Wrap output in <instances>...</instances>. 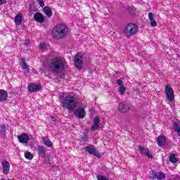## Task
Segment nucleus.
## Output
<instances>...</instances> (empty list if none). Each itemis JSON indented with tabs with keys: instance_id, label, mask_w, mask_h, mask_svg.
Here are the masks:
<instances>
[{
	"instance_id": "obj_1",
	"label": "nucleus",
	"mask_w": 180,
	"mask_h": 180,
	"mask_svg": "<svg viewBox=\"0 0 180 180\" xmlns=\"http://www.w3.org/2000/svg\"><path fill=\"white\" fill-rule=\"evenodd\" d=\"M59 99L62 108L67 109L70 112L75 110L77 105H78V99L71 94L65 95L64 94H61L59 95Z\"/></svg>"
},
{
	"instance_id": "obj_2",
	"label": "nucleus",
	"mask_w": 180,
	"mask_h": 180,
	"mask_svg": "<svg viewBox=\"0 0 180 180\" xmlns=\"http://www.w3.org/2000/svg\"><path fill=\"white\" fill-rule=\"evenodd\" d=\"M49 68L50 71L55 74H61L64 71V68H65V58L61 56L53 58L49 64Z\"/></svg>"
},
{
	"instance_id": "obj_3",
	"label": "nucleus",
	"mask_w": 180,
	"mask_h": 180,
	"mask_svg": "<svg viewBox=\"0 0 180 180\" xmlns=\"http://www.w3.org/2000/svg\"><path fill=\"white\" fill-rule=\"evenodd\" d=\"M68 33V27L65 24L56 25L52 31L54 39H64Z\"/></svg>"
},
{
	"instance_id": "obj_4",
	"label": "nucleus",
	"mask_w": 180,
	"mask_h": 180,
	"mask_svg": "<svg viewBox=\"0 0 180 180\" xmlns=\"http://www.w3.org/2000/svg\"><path fill=\"white\" fill-rule=\"evenodd\" d=\"M139 27L136 24L129 23L125 27L124 33L127 37H131V36H134L137 33Z\"/></svg>"
},
{
	"instance_id": "obj_5",
	"label": "nucleus",
	"mask_w": 180,
	"mask_h": 180,
	"mask_svg": "<svg viewBox=\"0 0 180 180\" xmlns=\"http://www.w3.org/2000/svg\"><path fill=\"white\" fill-rule=\"evenodd\" d=\"M166 98L169 102H172L175 99V95L174 94V89L169 84H167L165 89Z\"/></svg>"
},
{
	"instance_id": "obj_6",
	"label": "nucleus",
	"mask_w": 180,
	"mask_h": 180,
	"mask_svg": "<svg viewBox=\"0 0 180 180\" xmlns=\"http://www.w3.org/2000/svg\"><path fill=\"white\" fill-rule=\"evenodd\" d=\"M74 63H75V66L76 67V68H77V70L82 69L83 60H82V55L81 53H78L75 56Z\"/></svg>"
},
{
	"instance_id": "obj_7",
	"label": "nucleus",
	"mask_w": 180,
	"mask_h": 180,
	"mask_svg": "<svg viewBox=\"0 0 180 180\" xmlns=\"http://www.w3.org/2000/svg\"><path fill=\"white\" fill-rule=\"evenodd\" d=\"M150 178H151V179H158V180L165 179V173L153 172L150 174Z\"/></svg>"
},
{
	"instance_id": "obj_8",
	"label": "nucleus",
	"mask_w": 180,
	"mask_h": 180,
	"mask_svg": "<svg viewBox=\"0 0 180 180\" xmlns=\"http://www.w3.org/2000/svg\"><path fill=\"white\" fill-rule=\"evenodd\" d=\"M33 151L38 153V154L43 158L46 157V149H44V146H37L34 147Z\"/></svg>"
},
{
	"instance_id": "obj_9",
	"label": "nucleus",
	"mask_w": 180,
	"mask_h": 180,
	"mask_svg": "<svg viewBox=\"0 0 180 180\" xmlns=\"http://www.w3.org/2000/svg\"><path fill=\"white\" fill-rule=\"evenodd\" d=\"M86 151H87L89 154H93L94 157H97V158H101V153H99V152H98V150L95 148H94V146H86Z\"/></svg>"
},
{
	"instance_id": "obj_10",
	"label": "nucleus",
	"mask_w": 180,
	"mask_h": 180,
	"mask_svg": "<svg viewBox=\"0 0 180 180\" xmlns=\"http://www.w3.org/2000/svg\"><path fill=\"white\" fill-rule=\"evenodd\" d=\"M85 109L82 108H79L74 110V115L76 117H79V119H84L85 117Z\"/></svg>"
},
{
	"instance_id": "obj_11",
	"label": "nucleus",
	"mask_w": 180,
	"mask_h": 180,
	"mask_svg": "<svg viewBox=\"0 0 180 180\" xmlns=\"http://www.w3.org/2000/svg\"><path fill=\"white\" fill-rule=\"evenodd\" d=\"M17 139H18L19 143L21 144H27L29 143V136L27 134H21L20 135L18 136Z\"/></svg>"
},
{
	"instance_id": "obj_12",
	"label": "nucleus",
	"mask_w": 180,
	"mask_h": 180,
	"mask_svg": "<svg viewBox=\"0 0 180 180\" xmlns=\"http://www.w3.org/2000/svg\"><path fill=\"white\" fill-rule=\"evenodd\" d=\"M29 92H37L41 89V86L31 83L27 86Z\"/></svg>"
},
{
	"instance_id": "obj_13",
	"label": "nucleus",
	"mask_w": 180,
	"mask_h": 180,
	"mask_svg": "<svg viewBox=\"0 0 180 180\" xmlns=\"http://www.w3.org/2000/svg\"><path fill=\"white\" fill-rule=\"evenodd\" d=\"M118 109L121 113H126L128 110H130V104L121 103L118 106Z\"/></svg>"
},
{
	"instance_id": "obj_14",
	"label": "nucleus",
	"mask_w": 180,
	"mask_h": 180,
	"mask_svg": "<svg viewBox=\"0 0 180 180\" xmlns=\"http://www.w3.org/2000/svg\"><path fill=\"white\" fill-rule=\"evenodd\" d=\"M3 165V172L5 174V175H8L9 174V170L11 169V165L9 164V162H2Z\"/></svg>"
},
{
	"instance_id": "obj_15",
	"label": "nucleus",
	"mask_w": 180,
	"mask_h": 180,
	"mask_svg": "<svg viewBox=\"0 0 180 180\" xmlns=\"http://www.w3.org/2000/svg\"><path fill=\"white\" fill-rule=\"evenodd\" d=\"M22 63H20L22 70H24V74H29V65L26 63L25 58H21Z\"/></svg>"
},
{
	"instance_id": "obj_16",
	"label": "nucleus",
	"mask_w": 180,
	"mask_h": 180,
	"mask_svg": "<svg viewBox=\"0 0 180 180\" xmlns=\"http://www.w3.org/2000/svg\"><path fill=\"white\" fill-rule=\"evenodd\" d=\"M34 19L36 22H38V23H43L44 22V15H43L41 13H36L34 15Z\"/></svg>"
},
{
	"instance_id": "obj_17",
	"label": "nucleus",
	"mask_w": 180,
	"mask_h": 180,
	"mask_svg": "<svg viewBox=\"0 0 180 180\" xmlns=\"http://www.w3.org/2000/svg\"><path fill=\"white\" fill-rule=\"evenodd\" d=\"M99 122H101V120L98 117H96L94 119V125L91 127V130H93V131H95V130H98V129H99Z\"/></svg>"
},
{
	"instance_id": "obj_18",
	"label": "nucleus",
	"mask_w": 180,
	"mask_h": 180,
	"mask_svg": "<svg viewBox=\"0 0 180 180\" xmlns=\"http://www.w3.org/2000/svg\"><path fill=\"white\" fill-rule=\"evenodd\" d=\"M165 141H167V139L165 138L164 136L160 135L157 139V143L159 147H162V146L165 144Z\"/></svg>"
},
{
	"instance_id": "obj_19",
	"label": "nucleus",
	"mask_w": 180,
	"mask_h": 180,
	"mask_svg": "<svg viewBox=\"0 0 180 180\" xmlns=\"http://www.w3.org/2000/svg\"><path fill=\"white\" fill-rule=\"evenodd\" d=\"M8 98V92L4 89H0V102H4Z\"/></svg>"
},
{
	"instance_id": "obj_20",
	"label": "nucleus",
	"mask_w": 180,
	"mask_h": 180,
	"mask_svg": "<svg viewBox=\"0 0 180 180\" xmlns=\"http://www.w3.org/2000/svg\"><path fill=\"white\" fill-rule=\"evenodd\" d=\"M41 140L45 146L47 147H53V142L51 141L49 138L44 136L41 138Z\"/></svg>"
},
{
	"instance_id": "obj_21",
	"label": "nucleus",
	"mask_w": 180,
	"mask_h": 180,
	"mask_svg": "<svg viewBox=\"0 0 180 180\" xmlns=\"http://www.w3.org/2000/svg\"><path fill=\"white\" fill-rule=\"evenodd\" d=\"M22 14H17L14 18V22L16 26L22 25Z\"/></svg>"
},
{
	"instance_id": "obj_22",
	"label": "nucleus",
	"mask_w": 180,
	"mask_h": 180,
	"mask_svg": "<svg viewBox=\"0 0 180 180\" xmlns=\"http://www.w3.org/2000/svg\"><path fill=\"white\" fill-rule=\"evenodd\" d=\"M44 13L48 16V18H51V16L53 15V11H51V8L48 6H45L44 8Z\"/></svg>"
},
{
	"instance_id": "obj_23",
	"label": "nucleus",
	"mask_w": 180,
	"mask_h": 180,
	"mask_svg": "<svg viewBox=\"0 0 180 180\" xmlns=\"http://www.w3.org/2000/svg\"><path fill=\"white\" fill-rule=\"evenodd\" d=\"M169 160L170 162H172V164H176V162H178V159L175 156V154H171L169 157Z\"/></svg>"
},
{
	"instance_id": "obj_24",
	"label": "nucleus",
	"mask_w": 180,
	"mask_h": 180,
	"mask_svg": "<svg viewBox=\"0 0 180 180\" xmlns=\"http://www.w3.org/2000/svg\"><path fill=\"white\" fill-rule=\"evenodd\" d=\"M0 134L1 136H6V127L4 125V124H1L0 127Z\"/></svg>"
},
{
	"instance_id": "obj_25",
	"label": "nucleus",
	"mask_w": 180,
	"mask_h": 180,
	"mask_svg": "<svg viewBox=\"0 0 180 180\" xmlns=\"http://www.w3.org/2000/svg\"><path fill=\"white\" fill-rule=\"evenodd\" d=\"M126 11H127V12H129V13L133 14L134 13V12H136V8L133 6H127L126 8Z\"/></svg>"
},
{
	"instance_id": "obj_26",
	"label": "nucleus",
	"mask_w": 180,
	"mask_h": 180,
	"mask_svg": "<svg viewBox=\"0 0 180 180\" xmlns=\"http://www.w3.org/2000/svg\"><path fill=\"white\" fill-rule=\"evenodd\" d=\"M25 158H27V160H32L33 159V155L30 152H25Z\"/></svg>"
},
{
	"instance_id": "obj_27",
	"label": "nucleus",
	"mask_w": 180,
	"mask_h": 180,
	"mask_svg": "<svg viewBox=\"0 0 180 180\" xmlns=\"http://www.w3.org/2000/svg\"><path fill=\"white\" fill-rule=\"evenodd\" d=\"M118 91L120 95H124V92H126V87H124V86H121L119 87Z\"/></svg>"
},
{
	"instance_id": "obj_28",
	"label": "nucleus",
	"mask_w": 180,
	"mask_h": 180,
	"mask_svg": "<svg viewBox=\"0 0 180 180\" xmlns=\"http://www.w3.org/2000/svg\"><path fill=\"white\" fill-rule=\"evenodd\" d=\"M173 127L174 131H180V125L178 122H174Z\"/></svg>"
},
{
	"instance_id": "obj_29",
	"label": "nucleus",
	"mask_w": 180,
	"mask_h": 180,
	"mask_svg": "<svg viewBox=\"0 0 180 180\" xmlns=\"http://www.w3.org/2000/svg\"><path fill=\"white\" fill-rule=\"evenodd\" d=\"M139 151H141V154H145L146 153H147L148 151V150L144 148V147L141 146H138Z\"/></svg>"
},
{
	"instance_id": "obj_30",
	"label": "nucleus",
	"mask_w": 180,
	"mask_h": 180,
	"mask_svg": "<svg viewBox=\"0 0 180 180\" xmlns=\"http://www.w3.org/2000/svg\"><path fill=\"white\" fill-rule=\"evenodd\" d=\"M150 26H152V27H155V26H157V21H155V20H154V18L153 20H150Z\"/></svg>"
},
{
	"instance_id": "obj_31",
	"label": "nucleus",
	"mask_w": 180,
	"mask_h": 180,
	"mask_svg": "<svg viewBox=\"0 0 180 180\" xmlns=\"http://www.w3.org/2000/svg\"><path fill=\"white\" fill-rule=\"evenodd\" d=\"M88 139H89V136L86 134H83L82 136V141H87Z\"/></svg>"
},
{
	"instance_id": "obj_32",
	"label": "nucleus",
	"mask_w": 180,
	"mask_h": 180,
	"mask_svg": "<svg viewBox=\"0 0 180 180\" xmlns=\"http://www.w3.org/2000/svg\"><path fill=\"white\" fill-rule=\"evenodd\" d=\"M98 180H109V179L106 178L105 176L98 175L97 176Z\"/></svg>"
},
{
	"instance_id": "obj_33",
	"label": "nucleus",
	"mask_w": 180,
	"mask_h": 180,
	"mask_svg": "<svg viewBox=\"0 0 180 180\" xmlns=\"http://www.w3.org/2000/svg\"><path fill=\"white\" fill-rule=\"evenodd\" d=\"M145 153V155H146V157L153 160V155H151V153H150L148 150Z\"/></svg>"
},
{
	"instance_id": "obj_34",
	"label": "nucleus",
	"mask_w": 180,
	"mask_h": 180,
	"mask_svg": "<svg viewBox=\"0 0 180 180\" xmlns=\"http://www.w3.org/2000/svg\"><path fill=\"white\" fill-rule=\"evenodd\" d=\"M116 83L117 84V85H119V86H123V81L120 79H117Z\"/></svg>"
},
{
	"instance_id": "obj_35",
	"label": "nucleus",
	"mask_w": 180,
	"mask_h": 180,
	"mask_svg": "<svg viewBox=\"0 0 180 180\" xmlns=\"http://www.w3.org/2000/svg\"><path fill=\"white\" fill-rule=\"evenodd\" d=\"M38 4L40 5L41 8L44 6V1L43 0H37Z\"/></svg>"
},
{
	"instance_id": "obj_36",
	"label": "nucleus",
	"mask_w": 180,
	"mask_h": 180,
	"mask_svg": "<svg viewBox=\"0 0 180 180\" xmlns=\"http://www.w3.org/2000/svg\"><path fill=\"white\" fill-rule=\"evenodd\" d=\"M148 18H149V20H152L153 19H154V14H153V13H149Z\"/></svg>"
},
{
	"instance_id": "obj_37",
	"label": "nucleus",
	"mask_w": 180,
	"mask_h": 180,
	"mask_svg": "<svg viewBox=\"0 0 180 180\" xmlns=\"http://www.w3.org/2000/svg\"><path fill=\"white\" fill-rule=\"evenodd\" d=\"M44 46H45V44L43 42L39 44V49H40V50H44Z\"/></svg>"
},
{
	"instance_id": "obj_38",
	"label": "nucleus",
	"mask_w": 180,
	"mask_h": 180,
	"mask_svg": "<svg viewBox=\"0 0 180 180\" xmlns=\"http://www.w3.org/2000/svg\"><path fill=\"white\" fill-rule=\"evenodd\" d=\"M30 44V40H29V39L25 40V45L29 46Z\"/></svg>"
},
{
	"instance_id": "obj_39",
	"label": "nucleus",
	"mask_w": 180,
	"mask_h": 180,
	"mask_svg": "<svg viewBox=\"0 0 180 180\" xmlns=\"http://www.w3.org/2000/svg\"><path fill=\"white\" fill-rule=\"evenodd\" d=\"M6 4V0H0V6Z\"/></svg>"
},
{
	"instance_id": "obj_40",
	"label": "nucleus",
	"mask_w": 180,
	"mask_h": 180,
	"mask_svg": "<svg viewBox=\"0 0 180 180\" xmlns=\"http://www.w3.org/2000/svg\"><path fill=\"white\" fill-rule=\"evenodd\" d=\"M51 120H52V122H56V117H51Z\"/></svg>"
},
{
	"instance_id": "obj_41",
	"label": "nucleus",
	"mask_w": 180,
	"mask_h": 180,
	"mask_svg": "<svg viewBox=\"0 0 180 180\" xmlns=\"http://www.w3.org/2000/svg\"><path fill=\"white\" fill-rule=\"evenodd\" d=\"M177 56L179 57V58H180V56H179V55H178Z\"/></svg>"
}]
</instances>
